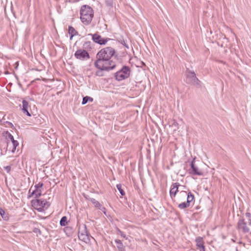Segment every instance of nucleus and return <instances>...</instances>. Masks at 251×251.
<instances>
[{"label":"nucleus","instance_id":"nucleus-1","mask_svg":"<svg viewBox=\"0 0 251 251\" xmlns=\"http://www.w3.org/2000/svg\"><path fill=\"white\" fill-rule=\"evenodd\" d=\"M115 50L111 47H106L100 50L97 54V60L94 63L95 66L100 71H109L114 70L116 63L111 60L112 56L115 55Z\"/></svg>","mask_w":251,"mask_h":251},{"label":"nucleus","instance_id":"nucleus-2","mask_svg":"<svg viewBox=\"0 0 251 251\" xmlns=\"http://www.w3.org/2000/svg\"><path fill=\"white\" fill-rule=\"evenodd\" d=\"M94 17V11L90 6L83 5L80 10V18L85 25H89Z\"/></svg>","mask_w":251,"mask_h":251},{"label":"nucleus","instance_id":"nucleus-3","mask_svg":"<svg viewBox=\"0 0 251 251\" xmlns=\"http://www.w3.org/2000/svg\"><path fill=\"white\" fill-rule=\"evenodd\" d=\"M186 83L195 86L197 88L201 87V81L197 77L194 71L186 69L185 72Z\"/></svg>","mask_w":251,"mask_h":251},{"label":"nucleus","instance_id":"nucleus-4","mask_svg":"<svg viewBox=\"0 0 251 251\" xmlns=\"http://www.w3.org/2000/svg\"><path fill=\"white\" fill-rule=\"evenodd\" d=\"M130 69L128 66H124L121 69L114 74L115 79L118 81H121L129 77Z\"/></svg>","mask_w":251,"mask_h":251},{"label":"nucleus","instance_id":"nucleus-5","mask_svg":"<svg viewBox=\"0 0 251 251\" xmlns=\"http://www.w3.org/2000/svg\"><path fill=\"white\" fill-rule=\"evenodd\" d=\"M196 157H194L190 164V169H189V173L194 176H202L203 172L200 170L195 164Z\"/></svg>","mask_w":251,"mask_h":251},{"label":"nucleus","instance_id":"nucleus-6","mask_svg":"<svg viewBox=\"0 0 251 251\" xmlns=\"http://www.w3.org/2000/svg\"><path fill=\"white\" fill-rule=\"evenodd\" d=\"M32 206L38 211L41 212L44 210V208L48 202L45 200L36 199L31 201Z\"/></svg>","mask_w":251,"mask_h":251},{"label":"nucleus","instance_id":"nucleus-7","mask_svg":"<svg viewBox=\"0 0 251 251\" xmlns=\"http://www.w3.org/2000/svg\"><path fill=\"white\" fill-rule=\"evenodd\" d=\"M78 237L79 240L85 242H87L89 240V236L85 225H83L82 227H79Z\"/></svg>","mask_w":251,"mask_h":251},{"label":"nucleus","instance_id":"nucleus-8","mask_svg":"<svg viewBox=\"0 0 251 251\" xmlns=\"http://www.w3.org/2000/svg\"><path fill=\"white\" fill-rule=\"evenodd\" d=\"M88 35H90L92 36V40L95 43L100 45H105L107 41L111 40V39L108 38H102L100 35L97 33L94 34H89Z\"/></svg>","mask_w":251,"mask_h":251},{"label":"nucleus","instance_id":"nucleus-9","mask_svg":"<svg viewBox=\"0 0 251 251\" xmlns=\"http://www.w3.org/2000/svg\"><path fill=\"white\" fill-rule=\"evenodd\" d=\"M75 56L78 59L87 60L90 58V55L88 51L84 50H78L75 53Z\"/></svg>","mask_w":251,"mask_h":251},{"label":"nucleus","instance_id":"nucleus-10","mask_svg":"<svg viewBox=\"0 0 251 251\" xmlns=\"http://www.w3.org/2000/svg\"><path fill=\"white\" fill-rule=\"evenodd\" d=\"M237 228L244 233H247L250 231V229L243 218H241L239 220L237 223Z\"/></svg>","mask_w":251,"mask_h":251},{"label":"nucleus","instance_id":"nucleus-11","mask_svg":"<svg viewBox=\"0 0 251 251\" xmlns=\"http://www.w3.org/2000/svg\"><path fill=\"white\" fill-rule=\"evenodd\" d=\"M6 134H7V137L11 141V145L12 146V148L11 149V151L12 152H14L17 147L19 145V143L17 140H14L13 136L8 131L6 132Z\"/></svg>","mask_w":251,"mask_h":251},{"label":"nucleus","instance_id":"nucleus-12","mask_svg":"<svg viewBox=\"0 0 251 251\" xmlns=\"http://www.w3.org/2000/svg\"><path fill=\"white\" fill-rule=\"evenodd\" d=\"M180 186V184L178 182L174 183L172 184L171 190L170 191V194L171 198L175 197L178 191V186Z\"/></svg>","mask_w":251,"mask_h":251},{"label":"nucleus","instance_id":"nucleus-13","mask_svg":"<svg viewBox=\"0 0 251 251\" xmlns=\"http://www.w3.org/2000/svg\"><path fill=\"white\" fill-rule=\"evenodd\" d=\"M28 107V102L25 100H23L22 101V111L24 114H25L28 116H30L31 114L27 110Z\"/></svg>","mask_w":251,"mask_h":251},{"label":"nucleus","instance_id":"nucleus-14","mask_svg":"<svg viewBox=\"0 0 251 251\" xmlns=\"http://www.w3.org/2000/svg\"><path fill=\"white\" fill-rule=\"evenodd\" d=\"M68 32L69 34L70 35V40H72L73 37L78 33V32L75 30V29L73 26H69Z\"/></svg>","mask_w":251,"mask_h":251},{"label":"nucleus","instance_id":"nucleus-15","mask_svg":"<svg viewBox=\"0 0 251 251\" xmlns=\"http://www.w3.org/2000/svg\"><path fill=\"white\" fill-rule=\"evenodd\" d=\"M115 242L117 244V247L119 251H126L125 247L122 241L119 239H116Z\"/></svg>","mask_w":251,"mask_h":251},{"label":"nucleus","instance_id":"nucleus-16","mask_svg":"<svg viewBox=\"0 0 251 251\" xmlns=\"http://www.w3.org/2000/svg\"><path fill=\"white\" fill-rule=\"evenodd\" d=\"M195 241L196 242V246L197 248L202 247V246H204V242L202 237H198L196 238Z\"/></svg>","mask_w":251,"mask_h":251},{"label":"nucleus","instance_id":"nucleus-17","mask_svg":"<svg viewBox=\"0 0 251 251\" xmlns=\"http://www.w3.org/2000/svg\"><path fill=\"white\" fill-rule=\"evenodd\" d=\"M43 186V183L42 182H39L38 184L35 185L34 186L35 189L32 191L31 195L29 196V197L33 196L34 194H35L37 192L39 191L40 188H41Z\"/></svg>","mask_w":251,"mask_h":251},{"label":"nucleus","instance_id":"nucleus-18","mask_svg":"<svg viewBox=\"0 0 251 251\" xmlns=\"http://www.w3.org/2000/svg\"><path fill=\"white\" fill-rule=\"evenodd\" d=\"M0 215L2 219L5 221H7L9 219L8 214L6 213L4 210L0 207Z\"/></svg>","mask_w":251,"mask_h":251},{"label":"nucleus","instance_id":"nucleus-19","mask_svg":"<svg viewBox=\"0 0 251 251\" xmlns=\"http://www.w3.org/2000/svg\"><path fill=\"white\" fill-rule=\"evenodd\" d=\"M89 201H90L95 207L99 208L100 206L101 207V204L94 198H89Z\"/></svg>","mask_w":251,"mask_h":251},{"label":"nucleus","instance_id":"nucleus-20","mask_svg":"<svg viewBox=\"0 0 251 251\" xmlns=\"http://www.w3.org/2000/svg\"><path fill=\"white\" fill-rule=\"evenodd\" d=\"M187 195V198L186 201L188 202L189 204L190 205L191 202H192L194 199V196L191 192H189Z\"/></svg>","mask_w":251,"mask_h":251},{"label":"nucleus","instance_id":"nucleus-21","mask_svg":"<svg viewBox=\"0 0 251 251\" xmlns=\"http://www.w3.org/2000/svg\"><path fill=\"white\" fill-rule=\"evenodd\" d=\"M105 4L109 7H113L115 4V0H104Z\"/></svg>","mask_w":251,"mask_h":251},{"label":"nucleus","instance_id":"nucleus-22","mask_svg":"<svg viewBox=\"0 0 251 251\" xmlns=\"http://www.w3.org/2000/svg\"><path fill=\"white\" fill-rule=\"evenodd\" d=\"M190 206L188 202H183L178 204V207L179 208L182 209L188 207Z\"/></svg>","mask_w":251,"mask_h":251},{"label":"nucleus","instance_id":"nucleus-23","mask_svg":"<svg viewBox=\"0 0 251 251\" xmlns=\"http://www.w3.org/2000/svg\"><path fill=\"white\" fill-rule=\"evenodd\" d=\"M64 231L69 236L71 235L73 232V228L71 226H66L64 228Z\"/></svg>","mask_w":251,"mask_h":251},{"label":"nucleus","instance_id":"nucleus-24","mask_svg":"<svg viewBox=\"0 0 251 251\" xmlns=\"http://www.w3.org/2000/svg\"><path fill=\"white\" fill-rule=\"evenodd\" d=\"M67 224V218L66 216H63L60 221V225L61 226H65Z\"/></svg>","mask_w":251,"mask_h":251},{"label":"nucleus","instance_id":"nucleus-25","mask_svg":"<svg viewBox=\"0 0 251 251\" xmlns=\"http://www.w3.org/2000/svg\"><path fill=\"white\" fill-rule=\"evenodd\" d=\"M91 42L90 41H86L83 44V47L86 50L91 49Z\"/></svg>","mask_w":251,"mask_h":251},{"label":"nucleus","instance_id":"nucleus-26","mask_svg":"<svg viewBox=\"0 0 251 251\" xmlns=\"http://www.w3.org/2000/svg\"><path fill=\"white\" fill-rule=\"evenodd\" d=\"M116 187L121 195L122 196H124L125 195V193L124 190L122 188V185L121 184H117Z\"/></svg>","mask_w":251,"mask_h":251},{"label":"nucleus","instance_id":"nucleus-27","mask_svg":"<svg viewBox=\"0 0 251 251\" xmlns=\"http://www.w3.org/2000/svg\"><path fill=\"white\" fill-rule=\"evenodd\" d=\"M245 216L248 218L249 226H251V214L250 212H247L245 213Z\"/></svg>","mask_w":251,"mask_h":251},{"label":"nucleus","instance_id":"nucleus-28","mask_svg":"<svg viewBox=\"0 0 251 251\" xmlns=\"http://www.w3.org/2000/svg\"><path fill=\"white\" fill-rule=\"evenodd\" d=\"M116 230H117L118 233H119L122 237L127 239V237H126V234H124V232H122L119 228L117 227Z\"/></svg>","mask_w":251,"mask_h":251},{"label":"nucleus","instance_id":"nucleus-29","mask_svg":"<svg viewBox=\"0 0 251 251\" xmlns=\"http://www.w3.org/2000/svg\"><path fill=\"white\" fill-rule=\"evenodd\" d=\"M119 42L121 44L124 45L126 48L127 49H129V47H128V45L126 44V41L124 39H121V40H119Z\"/></svg>","mask_w":251,"mask_h":251},{"label":"nucleus","instance_id":"nucleus-30","mask_svg":"<svg viewBox=\"0 0 251 251\" xmlns=\"http://www.w3.org/2000/svg\"><path fill=\"white\" fill-rule=\"evenodd\" d=\"M88 99H89V96H86L83 97L82 101V104L84 105L87 103V102L89 101Z\"/></svg>","mask_w":251,"mask_h":251},{"label":"nucleus","instance_id":"nucleus-31","mask_svg":"<svg viewBox=\"0 0 251 251\" xmlns=\"http://www.w3.org/2000/svg\"><path fill=\"white\" fill-rule=\"evenodd\" d=\"M41 195V190H39V191L37 192L35 194H34L33 196L35 195V198H37L40 197Z\"/></svg>","mask_w":251,"mask_h":251},{"label":"nucleus","instance_id":"nucleus-32","mask_svg":"<svg viewBox=\"0 0 251 251\" xmlns=\"http://www.w3.org/2000/svg\"><path fill=\"white\" fill-rule=\"evenodd\" d=\"M99 209H100V210H101L102 212H103V213L104 214H105V208L103 206H102V205L101 204V207H99L98 208Z\"/></svg>","mask_w":251,"mask_h":251},{"label":"nucleus","instance_id":"nucleus-33","mask_svg":"<svg viewBox=\"0 0 251 251\" xmlns=\"http://www.w3.org/2000/svg\"><path fill=\"white\" fill-rule=\"evenodd\" d=\"M4 169L7 173H9L11 170V167L10 166H7L4 167Z\"/></svg>","mask_w":251,"mask_h":251},{"label":"nucleus","instance_id":"nucleus-34","mask_svg":"<svg viewBox=\"0 0 251 251\" xmlns=\"http://www.w3.org/2000/svg\"><path fill=\"white\" fill-rule=\"evenodd\" d=\"M33 232H34L35 233H39L41 234L40 230L39 229L37 228H35L33 229Z\"/></svg>","mask_w":251,"mask_h":251},{"label":"nucleus","instance_id":"nucleus-35","mask_svg":"<svg viewBox=\"0 0 251 251\" xmlns=\"http://www.w3.org/2000/svg\"><path fill=\"white\" fill-rule=\"evenodd\" d=\"M197 249H199L200 251H205L204 246H202V247L198 248Z\"/></svg>","mask_w":251,"mask_h":251},{"label":"nucleus","instance_id":"nucleus-36","mask_svg":"<svg viewBox=\"0 0 251 251\" xmlns=\"http://www.w3.org/2000/svg\"><path fill=\"white\" fill-rule=\"evenodd\" d=\"M89 101H90L91 102H92L93 101V99L91 97H89V99H88Z\"/></svg>","mask_w":251,"mask_h":251},{"label":"nucleus","instance_id":"nucleus-37","mask_svg":"<svg viewBox=\"0 0 251 251\" xmlns=\"http://www.w3.org/2000/svg\"><path fill=\"white\" fill-rule=\"evenodd\" d=\"M100 73H101V72H100V71H98V72H97V75H100H100H100Z\"/></svg>","mask_w":251,"mask_h":251},{"label":"nucleus","instance_id":"nucleus-38","mask_svg":"<svg viewBox=\"0 0 251 251\" xmlns=\"http://www.w3.org/2000/svg\"><path fill=\"white\" fill-rule=\"evenodd\" d=\"M7 147H9L10 150L11 149V145L10 144H7Z\"/></svg>","mask_w":251,"mask_h":251},{"label":"nucleus","instance_id":"nucleus-39","mask_svg":"<svg viewBox=\"0 0 251 251\" xmlns=\"http://www.w3.org/2000/svg\"><path fill=\"white\" fill-rule=\"evenodd\" d=\"M181 193H182L183 194H184V195H186L187 194V193L185 191H182Z\"/></svg>","mask_w":251,"mask_h":251}]
</instances>
